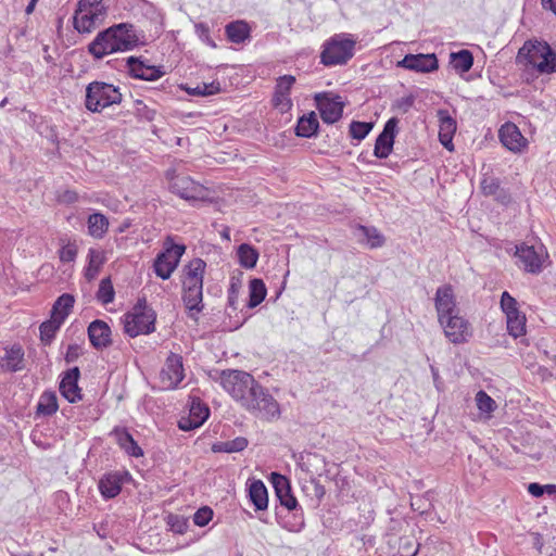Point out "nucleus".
Returning <instances> with one entry per match:
<instances>
[{"label":"nucleus","instance_id":"6e6d98bb","mask_svg":"<svg viewBox=\"0 0 556 556\" xmlns=\"http://www.w3.org/2000/svg\"><path fill=\"white\" fill-rule=\"evenodd\" d=\"M168 526L173 532L178 534L185 533L188 527L187 522L184 519L173 515L168 517Z\"/></svg>","mask_w":556,"mask_h":556},{"label":"nucleus","instance_id":"09e8293b","mask_svg":"<svg viewBox=\"0 0 556 556\" xmlns=\"http://www.w3.org/2000/svg\"><path fill=\"white\" fill-rule=\"evenodd\" d=\"M212 517H213V510L210 507L204 506L202 508H199L194 513L193 522H194V525H197L199 527H204L212 520Z\"/></svg>","mask_w":556,"mask_h":556},{"label":"nucleus","instance_id":"680f3d73","mask_svg":"<svg viewBox=\"0 0 556 556\" xmlns=\"http://www.w3.org/2000/svg\"><path fill=\"white\" fill-rule=\"evenodd\" d=\"M37 1L38 0H30L29 1V3L27 4V7L25 9V13L27 15H29V14H31L34 12Z\"/></svg>","mask_w":556,"mask_h":556},{"label":"nucleus","instance_id":"de8ad7c7","mask_svg":"<svg viewBox=\"0 0 556 556\" xmlns=\"http://www.w3.org/2000/svg\"><path fill=\"white\" fill-rule=\"evenodd\" d=\"M501 307L506 316L519 312L518 302L507 291L502 293Z\"/></svg>","mask_w":556,"mask_h":556},{"label":"nucleus","instance_id":"774afa93","mask_svg":"<svg viewBox=\"0 0 556 556\" xmlns=\"http://www.w3.org/2000/svg\"><path fill=\"white\" fill-rule=\"evenodd\" d=\"M7 103H8V99H7V98H4V99L0 102V108H4Z\"/></svg>","mask_w":556,"mask_h":556},{"label":"nucleus","instance_id":"473e14b6","mask_svg":"<svg viewBox=\"0 0 556 556\" xmlns=\"http://www.w3.org/2000/svg\"><path fill=\"white\" fill-rule=\"evenodd\" d=\"M225 30L228 39L233 43H242L250 36V27L244 21L231 22Z\"/></svg>","mask_w":556,"mask_h":556},{"label":"nucleus","instance_id":"4be33fe9","mask_svg":"<svg viewBox=\"0 0 556 556\" xmlns=\"http://www.w3.org/2000/svg\"><path fill=\"white\" fill-rule=\"evenodd\" d=\"M439 117V139L441 144L448 151L454 150L453 137L456 131V121L450 115L446 110L438 111Z\"/></svg>","mask_w":556,"mask_h":556},{"label":"nucleus","instance_id":"cd10ccee","mask_svg":"<svg viewBox=\"0 0 556 556\" xmlns=\"http://www.w3.org/2000/svg\"><path fill=\"white\" fill-rule=\"evenodd\" d=\"M182 301L186 308L189 311V316L197 320V314L202 312L203 305V289H182Z\"/></svg>","mask_w":556,"mask_h":556},{"label":"nucleus","instance_id":"2f4dec72","mask_svg":"<svg viewBox=\"0 0 556 556\" xmlns=\"http://www.w3.org/2000/svg\"><path fill=\"white\" fill-rule=\"evenodd\" d=\"M318 126L316 114L312 112L299 118L295 134L299 137L311 138L317 134Z\"/></svg>","mask_w":556,"mask_h":556},{"label":"nucleus","instance_id":"f3484780","mask_svg":"<svg viewBox=\"0 0 556 556\" xmlns=\"http://www.w3.org/2000/svg\"><path fill=\"white\" fill-rule=\"evenodd\" d=\"M271 483L274 485L276 495L280 504L288 510L296 509L298 501L292 494V489L289 479H287L285 476L280 473L273 472Z\"/></svg>","mask_w":556,"mask_h":556},{"label":"nucleus","instance_id":"39448f33","mask_svg":"<svg viewBox=\"0 0 556 556\" xmlns=\"http://www.w3.org/2000/svg\"><path fill=\"white\" fill-rule=\"evenodd\" d=\"M155 319V312L147 305L146 299H138L132 309L123 316L124 330L131 338L152 333Z\"/></svg>","mask_w":556,"mask_h":556},{"label":"nucleus","instance_id":"6ab92c4d","mask_svg":"<svg viewBox=\"0 0 556 556\" xmlns=\"http://www.w3.org/2000/svg\"><path fill=\"white\" fill-rule=\"evenodd\" d=\"M434 302L438 313V320L459 312L456 307V300L453 289L448 285L438 288Z\"/></svg>","mask_w":556,"mask_h":556},{"label":"nucleus","instance_id":"e2e57ef3","mask_svg":"<svg viewBox=\"0 0 556 556\" xmlns=\"http://www.w3.org/2000/svg\"><path fill=\"white\" fill-rule=\"evenodd\" d=\"M544 492L548 494H555L556 493V485L555 484H545L544 485Z\"/></svg>","mask_w":556,"mask_h":556},{"label":"nucleus","instance_id":"dca6fc26","mask_svg":"<svg viewBox=\"0 0 556 556\" xmlns=\"http://www.w3.org/2000/svg\"><path fill=\"white\" fill-rule=\"evenodd\" d=\"M206 263L201 258L191 260L184 268L182 289H203Z\"/></svg>","mask_w":556,"mask_h":556},{"label":"nucleus","instance_id":"c03bdc74","mask_svg":"<svg viewBox=\"0 0 556 556\" xmlns=\"http://www.w3.org/2000/svg\"><path fill=\"white\" fill-rule=\"evenodd\" d=\"M186 90L190 96L207 97L218 93L220 91V84L218 81L203 83L194 88H186Z\"/></svg>","mask_w":556,"mask_h":556},{"label":"nucleus","instance_id":"a211bd4d","mask_svg":"<svg viewBox=\"0 0 556 556\" xmlns=\"http://www.w3.org/2000/svg\"><path fill=\"white\" fill-rule=\"evenodd\" d=\"M397 66L410 71L429 73L438 68V60L434 54H407Z\"/></svg>","mask_w":556,"mask_h":556},{"label":"nucleus","instance_id":"393cba45","mask_svg":"<svg viewBox=\"0 0 556 556\" xmlns=\"http://www.w3.org/2000/svg\"><path fill=\"white\" fill-rule=\"evenodd\" d=\"M127 67L132 77L143 80H157L164 75V72H162L159 67L146 65L142 61L135 56H129L127 59Z\"/></svg>","mask_w":556,"mask_h":556},{"label":"nucleus","instance_id":"5fc2aeb1","mask_svg":"<svg viewBox=\"0 0 556 556\" xmlns=\"http://www.w3.org/2000/svg\"><path fill=\"white\" fill-rule=\"evenodd\" d=\"M195 33L203 42H205L206 45H208L213 48L216 47L215 42L212 40V38L210 36V28L206 24H204V23L195 24Z\"/></svg>","mask_w":556,"mask_h":556},{"label":"nucleus","instance_id":"052dcab7","mask_svg":"<svg viewBox=\"0 0 556 556\" xmlns=\"http://www.w3.org/2000/svg\"><path fill=\"white\" fill-rule=\"evenodd\" d=\"M541 4L545 10H551L556 15V0H541Z\"/></svg>","mask_w":556,"mask_h":556},{"label":"nucleus","instance_id":"4c0bfd02","mask_svg":"<svg viewBox=\"0 0 556 556\" xmlns=\"http://www.w3.org/2000/svg\"><path fill=\"white\" fill-rule=\"evenodd\" d=\"M526 316L520 311L506 316L508 333L514 338H519L526 333Z\"/></svg>","mask_w":556,"mask_h":556},{"label":"nucleus","instance_id":"69168bd1","mask_svg":"<svg viewBox=\"0 0 556 556\" xmlns=\"http://www.w3.org/2000/svg\"><path fill=\"white\" fill-rule=\"evenodd\" d=\"M228 302L231 306H235V296L230 294L228 298Z\"/></svg>","mask_w":556,"mask_h":556},{"label":"nucleus","instance_id":"3c124183","mask_svg":"<svg viewBox=\"0 0 556 556\" xmlns=\"http://www.w3.org/2000/svg\"><path fill=\"white\" fill-rule=\"evenodd\" d=\"M295 83V78L291 75H285L281 76L276 85V92L282 93V94H290V90L292 85Z\"/></svg>","mask_w":556,"mask_h":556},{"label":"nucleus","instance_id":"7c9ffc66","mask_svg":"<svg viewBox=\"0 0 556 556\" xmlns=\"http://www.w3.org/2000/svg\"><path fill=\"white\" fill-rule=\"evenodd\" d=\"M109 225V219L102 213H92L87 220L88 233L94 239H102Z\"/></svg>","mask_w":556,"mask_h":556},{"label":"nucleus","instance_id":"e433bc0d","mask_svg":"<svg viewBox=\"0 0 556 556\" xmlns=\"http://www.w3.org/2000/svg\"><path fill=\"white\" fill-rule=\"evenodd\" d=\"M104 262L105 257L102 251L90 249L88 252V266L85 273L86 278L88 280L94 279Z\"/></svg>","mask_w":556,"mask_h":556},{"label":"nucleus","instance_id":"f704fd0d","mask_svg":"<svg viewBox=\"0 0 556 556\" xmlns=\"http://www.w3.org/2000/svg\"><path fill=\"white\" fill-rule=\"evenodd\" d=\"M454 70L460 74L467 73L473 64V55L469 50H460L450 55Z\"/></svg>","mask_w":556,"mask_h":556},{"label":"nucleus","instance_id":"5701e85b","mask_svg":"<svg viewBox=\"0 0 556 556\" xmlns=\"http://www.w3.org/2000/svg\"><path fill=\"white\" fill-rule=\"evenodd\" d=\"M88 337L93 348L101 350L111 345V328L100 319H96L88 326Z\"/></svg>","mask_w":556,"mask_h":556},{"label":"nucleus","instance_id":"ddd939ff","mask_svg":"<svg viewBox=\"0 0 556 556\" xmlns=\"http://www.w3.org/2000/svg\"><path fill=\"white\" fill-rule=\"evenodd\" d=\"M397 124L399 119L396 117L390 118L384 124L382 132L376 139L374 154L378 159H386L392 152Z\"/></svg>","mask_w":556,"mask_h":556},{"label":"nucleus","instance_id":"ea45409f","mask_svg":"<svg viewBox=\"0 0 556 556\" xmlns=\"http://www.w3.org/2000/svg\"><path fill=\"white\" fill-rule=\"evenodd\" d=\"M249 289H250V299H249L248 306L250 308H253V307H256L257 305H260L264 301L267 291H266L264 281L258 278H254L250 281Z\"/></svg>","mask_w":556,"mask_h":556},{"label":"nucleus","instance_id":"c756f323","mask_svg":"<svg viewBox=\"0 0 556 556\" xmlns=\"http://www.w3.org/2000/svg\"><path fill=\"white\" fill-rule=\"evenodd\" d=\"M75 303V298L70 293H63L54 302L51 315L61 323H64L67 316L71 314Z\"/></svg>","mask_w":556,"mask_h":556},{"label":"nucleus","instance_id":"0e129e2a","mask_svg":"<svg viewBox=\"0 0 556 556\" xmlns=\"http://www.w3.org/2000/svg\"><path fill=\"white\" fill-rule=\"evenodd\" d=\"M154 115H155V111H148L146 114V117L151 121L154 118Z\"/></svg>","mask_w":556,"mask_h":556},{"label":"nucleus","instance_id":"58836bf2","mask_svg":"<svg viewBox=\"0 0 556 556\" xmlns=\"http://www.w3.org/2000/svg\"><path fill=\"white\" fill-rule=\"evenodd\" d=\"M248 444L249 442L244 437H237L233 440L213 444L212 450L217 453H236L243 451Z\"/></svg>","mask_w":556,"mask_h":556},{"label":"nucleus","instance_id":"2eb2a0df","mask_svg":"<svg viewBox=\"0 0 556 556\" xmlns=\"http://www.w3.org/2000/svg\"><path fill=\"white\" fill-rule=\"evenodd\" d=\"M130 479L128 471H114L104 475L99 481V490L104 498L117 496L123 484Z\"/></svg>","mask_w":556,"mask_h":556},{"label":"nucleus","instance_id":"79ce46f5","mask_svg":"<svg viewBox=\"0 0 556 556\" xmlns=\"http://www.w3.org/2000/svg\"><path fill=\"white\" fill-rule=\"evenodd\" d=\"M359 236L364 237L367 241V244L374 249L382 247L384 243L383 236L378 231L375 227L359 226L358 227Z\"/></svg>","mask_w":556,"mask_h":556},{"label":"nucleus","instance_id":"37998d69","mask_svg":"<svg viewBox=\"0 0 556 556\" xmlns=\"http://www.w3.org/2000/svg\"><path fill=\"white\" fill-rule=\"evenodd\" d=\"M114 296L115 291L111 279L109 277L102 279L97 291V300L106 305L114 301Z\"/></svg>","mask_w":556,"mask_h":556},{"label":"nucleus","instance_id":"603ef678","mask_svg":"<svg viewBox=\"0 0 556 556\" xmlns=\"http://www.w3.org/2000/svg\"><path fill=\"white\" fill-rule=\"evenodd\" d=\"M59 255L64 263L73 262L77 256V248L75 244L68 243L60 250Z\"/></svg>","mask_w":556,"mask_h":556},{"label":"nucleus","instance_id":"f03ea898","mask_svg":"<svg viewBox=\"0 0 556 556\" xmlns=\"http://www.w3.org/2000/svg\"><path fill=\"white\" fill-rule=\"evenodd\" d=\"M139 38L132 24L119 23L99 31L88 45V52L96 59L132 50L138 46Z\"/></svg>","mask_w":556,"mask_h":556},{"label":"nucleus","instance_id":"864d4df0","mask_svg":"<svg viewBox=\"0 0 556 556\" xmlns=\"http://www.w3.org/2000/svg\"><path fill=\"white\" fill-rule=\"evenodd\" d=\"M410 505L415 511H418L421 515L427 514L432 508L430 500L425 497H416L412 500Z\"/></svg>","mask_w":556,"mask_h":556},{"label":"nucleus","instance_id":"a878e982","mask_svg":"<svg viewBox=\"0 0 556 556\" xmlns=\"http://www.w3.org/2000/svg\"><path fill=\"white\" fill-rule=\"evenodd\" d=\"M118 446L131 457H141L143 455L142 448L134 440L132 435L125 428L115 427L111 433Z\"/></svg>","mask_w":556,"mask_h":556},{"label":"nucleus","instance_id":"8fccbe9b","mask_svg":"<svg viewBox=\"0 0 556 556\" xmlns=\"http://www.w3.org/2000/svg\"><path fill=\"white\" fill-rule=\"evenodd\" d=\"M274 106L279 110L281 113H285L289 111L292 106V101L289 96L278 93L275 91L274 98H273Z\"/></svg>","mask_w":556,"mask_h":556},{"label":"nucleus","instance_id":"4d7b16f0","mask_svg":"<svg viewBox=\"0 0 556 556\" xmlns=\"http://www.w3.org/2000/svg\"><path fill=\"white\" fill-rule=\"evenodd\" d=\"M414 101L413 96H407L399 99L395 105L401 112L406 113L414 105Z\"/></svg>","mask_w":556,"mask_h":556},{"label":"nucleus","instance_id":"9b49d317","mask_svg":"<svg viewBox=\"0 0 556 556\" xmlns=\"http://www.w3.org/2000/svg\"><path fill=\"white\" fill-rule=\"evenodd\" d=\"M185 378L182 357L178 354L170 353L160 372V382L163 389L173 390Z\"/></svg>","mask_w":556,"mask_h":556},{"label":"nucleus","instance_id":"b1692460","mask_svg":"<svg viewBox=\"0 0 556 556\" xmlns=\"http://www.w3.org/2000/svg\"><path fill=\"white\" fill-rule=\"evenodd\" d=\"M0 367L4 371L16 372L25 367L24 350L20 344H13L4 350V355L0 357Z\"/></svg>","mask_w":556,"mask_h":556},{"label":"nucleus","instance_id":"1a4fd4ad","mask_svg":"<svg viewBox=\"0 0 556 556\" xmlns=\"http://www.w3.org/2000/svg\"><path fill=\"white\" fill-rule=\"evenodd\" d=\"M439 324L443 328L445 337L453 344L465 343L472 336L469 321L459 315V312L439 319Z\"/></svg>","mask_w":556,"mask_h":556},{"label":"nucleus","instance_id":"6e6552de","mask_svg":"<svg viewBox=\"0 0 556 556\" xmlns=\"http://www.w3.org/2000/svg\"><path fill=\"white\" fill-rule=\"evenodd\" d=\"M166 178L170 191L181 199L187 201H206L208 199V191L205 187L188 176L177 174L176 169H167Z\"/></svg>","mask_w":556,"mask_h":556},{"label":"nucleus","instance_id":"412c9836","mask_svg":"<svg viewBox=\"0 0 556 556\" xmlns=\"http://www.w3.org/2000/svg\"><path fill=\"white\" fill-rule=\"evenodd\" d=\"M500 140L504 147L513 152H519L526 147L527 140L519 128L513 123H505L498 131Z\"/></svg>","mask_w":556,"mask_h":556},{"label":"nucleus","instance_id":"4468645a","mask_svg":"<svg viewBox=\"0 0 556 556\" xmlns=\"http://www.w3.org/2000/svg\"><path fill=\"white\" fill-rule=\"evenodd\" d=\"M515 256L517 257L518 266L522 267L526 271L538 274L542 269L543 256L534 247L521 244L516 247Z\"/></svg>","mask_w":556,"mask_h":556},{"label":"nucleus","instance_id":"72a5a7b5","mask_svg":"<svg viewBox=\"0 0 556 556\" xmlns=\"http://www.w3.org/2000/svg\"><path fill=\"white\" fill-rule=\"evenodd\" d=\"M59 409L58 397L53 391H45L37 404V414L43 416H51Z\"/></svg>","mask_w":556,"mask_h":556},{"label":"nucleus","instance_id":"c9c22d12","mask_svg":"<svg viewBox=\"0 0 556 556\" xmlns=\"http://www.w3.org/2000/svg\"><path fill=\"white\" fill-rule=\"evenodd\" d=\"M239 263L244 268H254L258 260V251L251 244L242 243L237 250Z\"/></svg>","mask_w":556,"mask_h":556},{"label":"nucleus","instance_id":"9d476101","mask_svg":"<svg viewBox=\"0 0 556 556\" xmlns=\"http://www.w3.org/2000/svg\"><path fill=\"white\" fill-rule=\"evenodd\" d=\"M186 251L182 244L170 243L165 251L160 253L154 261V271L157 277L166 280L177 268L180 257Z\"/></svg>","mask_w":556,"mask_h":556},{"label":"nucleus","instance_id":"13d9d810","mask_svg":"<svg viewBox=\"0 0 556 556\" xmlns=\"http://www.w3.org/2000/svg\"><path fill=\"white\" fill-rule=\"evenodd\" d=\"M528 492L534 496V497H540L542 496L545 492H544V485L542 484H539V483H530L528 485Z\"/></svg>","mask_w":556,"mask_h":556},{"label":"nucleus","instance_id":"49530a36","mask_svg":"<svg viewBox=\"0 0 556 556\" xmlns=\"http://www.w3.org/2000/svg\"><path fill=\"white\" fill-rule=\"evenodd\" d=\"M476 402L478 408L483 413H491L496 407L495 401L484 391H479L476 394Z\"/></svg>","mask_w":556,"mask_h":556},{"label":"nucleus","instance_id":"f8f14e48","mask_svg":"<svg viewBox=\"0 0 556 556\" xmlns=\"http://www.w3.org/2000/svg\"><path fill=\"white\" fill-rule=\"evenodd\" d=\"M315 100L321 119L326 124H333L341 118L343 102L340 100V97L330 98L327 94H317Z\"/></svg>","mask_w":556,"mask_h":556},{"label":"nucleus","instance_id":"aec40b11","mask_svg":"<svg viewBox=\"0 0 556 556\" xmlns=\"http://www.w3.org/2000/svg\"><path fill=\"white\" fill-rule=\"evenodd\" d=\"M79 376V368L73 367L61 379L60 392L70 403H76L81 400V389L78 387Z\"/></svg>","mask_w":556,"mask_h":556},{"label":"nucleus","instance_id":"a18cd8bd","mask_svg":"<svg viewBox=\"0 0 556 556\" xmlns=\"http://www.w3.org/2000/svg\"><path fill=\"white\" fill-rule=\"evenodd\" d=\"M371 129L372 123L353 121L350 124V135L357 140H363Z\"/></svg>","mask_w":556,"mask_h":556},{"label":"nucleus","instance_id":"f257e3e1","mask_svg":"<svg viewBox=\"0 0 556 556\" xmlns=\"http://www.w3.org/2000/svg\"><path fill=\"white\" fill-rule=\"evenodd\" d=\"M218 374L224 390L253 416L273 421L280 417V405L254 377L242 370L227 369Z\"/></svg>","mask_w":556,"mask_h":556},{"label":"nucleus","instance_id":"423d86ee","mask_svg":"<svg viewBox=\"0 0 556 556\" xmlns=\"http://www.w3.org/2000/svg\"><path fill=\"white\" fill-rule=\"evenodd\" d=\"M355 46L350 34H337L324 43L320 61L326 66L343 65L353 58Z\"/></svg>","mask_w":556,"mask_h":556},{"label":"nucleus","instance_id":"bf43d9fd","mask_svg":"<svg viewBox=\"0 0 556 556\" xmlns=\"http://www.w3.org/2000/svg\"><path fill=\"white\" fill-rule=\"evenodd\" d=\"M78 356V348L76 345H70L67 348L65 359L67 363L74 362Z\"/></svg>","mask_w":556,"mask_h":556},{"label":"nucleus","instance_id":"7ed1b4c3","mask_svg":"<svg viewBox=\"0 0 556 556\" xmlns=\"http://www.w3.org/2000/svg\"><path fill=\"white\" fill-rule=\"evenodd\" d=\"M517 62L531 66L541 75L556 73V52L546 42H525L518 51Z\"/></svg>","mask_w":556,"mask_h":556},{"label":"nucleus","instance_id":"0eeeda50","mask_svg":"<svg viewBox=\"0 0 556 556\" xmlns=\"http://www.w3.org/2000/svg\"><path fill=\"white\" fill-rule=\"evenodd\" d=\"M122 101V93L111 84L92 81L86 88V108L91 112H101L104 108Z\"/></svg>","mask_w":556,"mask_h":556},{"label":"nucleus","instance_id":"bb28decb","mask_svg":"<svg viewBox=\"0 0 556 556\" xmlns=\"http://www.w3.org/2000/svg\"><path fill=\"white\" fill-rule=\"evenodd\" d=\"M210 416V409L206 405L200 402H192L190 414L188 418H182L179 421V428L184 431L199 428Z\"/></svg>","mask_w":556,"mask_h":556},{"label":"nucleus","instance_id":"a19ab883","mask_svg":"<svg viewBox=\"0 0 556 556\" xmlns=\"http://www.w3.org/2000/svg\"><path fill=\"white\" fill-rule=\"evenodd\" d=\"M62 325L63 323H61L51 315L50 319L43 321L39 327L41 341L45 344H49L53 340Z\"/></svg>","mask_w":556,"mask_h":556},{"label":"nucleus","instance_id":"c85d7f7f","mask_svg":"<svg viewBox=\"0 0 556 556\" xmlns=\"http://www.w3.org/2000/svg\"><path fill=\"white\" fill-rule=\"evenodd\" d=\"M249 497L255 510H265L268 507V493L263 481L253 480L249 484Z\"/></svg>","mask_w":556,"mask_h":556},{"label":"nucleus","instance_id":"20e7f679","mask_svg":"<svg viewBox=\"0 0 556 556\" xmlns=\"http://www.w3.org/2000/svg\"><path fill=\"white\" fill-rule=\"evenodd\" d=\"M108 15L104 0H79L74 14V27L80 33H91Z\"/></svg>","mask_w":556,"mask_h":556},{"label":"nucleus","instance_id":"338daca9","mask_svg":"<svg viewBox=\"0 0 556 556\" xmlns=\"http://www.w3.org/2000/svg\"><path fill=\"white\" fill-rule=\"evenodd\" d=\"M67 194H68V200H70V201H74V200H76V194H75V193H73V192H68Z\"/></svg>","mask_w":556,"mask_h":556}]
</instances>
